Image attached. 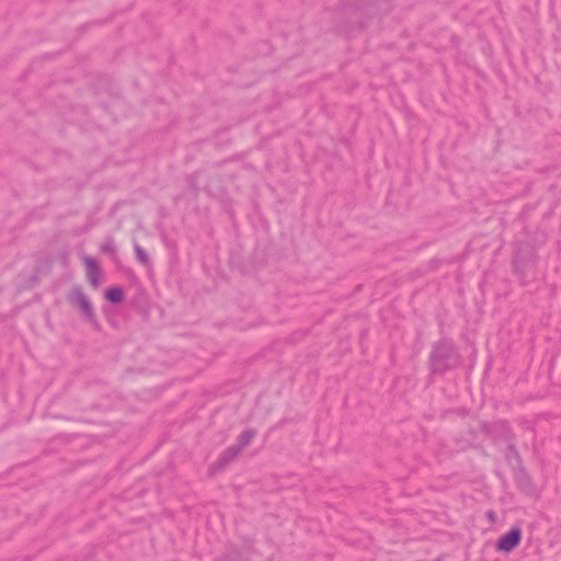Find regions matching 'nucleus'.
I'll return each mask as SVG.
<instances>
[{"label": "nucleus", "instance_id": "nucleus-1", "mask_svg": "<svg viewBox=\"0 0 561 561\" xmlns=\"http://www.w3.org/2000/svg\"><path fill=\"white\" fill-rule=\"evenodd\" d=\"M522 530L518 527H512L507 533L499 537L495 549L499 552L508 553L519 546L522 541Z\"/></svg>", "mask_w": 561, "mask_h": 561}, {"label": "nucleus", "instance_id": "nucleus-2", "mask_svg": "<svg viewBox=\"0 0 561 561\" xmlns=\"http://www.w3.org/2000/svg\"><path fill=\"white\" fill-rule=\"evenodd\" d=\"M70 302L78 308L82 314L89 319H94V311L88 297L81 289H73L69 295Z\"/></svg>", "mask_w": 561, "mask_h": 561}, {"label": "nucleus", "instance_id": "nucleus-3", "mask_svg": "<svg viewBox=\"0 0 561 561\" xmlns=\"http://www.w3.org/2000/svg\"><path fill=\"white\" fill-rule=\"evenodd\" d=\"M87 277L93 288H98L102 282V272L92 257H84Z\"/></svg>", "mask_w": 561, "mask_h": 561}, {"label": "nucleus", "instance_id": "nucleus-4", "mask_svg": "<svg viewBox=\"0 0 561 561\" xmlns=\"http://www.w3.org/2000/svg\"><path fill=\"white\" fill-rule=\"evenodd\" d=\"M105 298L113 304H118L124 298V291L121 287L108 288L105 291Z\"/></svg>", "mask_w": 561, "mask_h": 561}, {"label": "nucleus", "instance_id": "nucleus-5", "mask_svg": "<svg viewBox=\"0 0 561 561\" xmlns=\"http://www.w3.org/2000/svg\"><path fill=\"white\" fill-rule=\"evenodd\" d=\"M254 436L255 434L252 431L243 432L239 437L240 445L242 447L248 446L253 440Z\"/></svg>", "mask_w": 561, "mask_h": 561}, {"label": "nucleus", "instance_id": "nucleus-6", "mask_svg": "<svg viewBox=\"0 0 561 561\" xmlns=\"http://www.w3.org/2000/svg\"><path fill=\"white\" fill-rule=\"evenodd\" d=\"M138 256L142 262H145V256L140 251H138Z\"/></svg>", "mask_w": 561, "mask_h": 561}]
</instances>
